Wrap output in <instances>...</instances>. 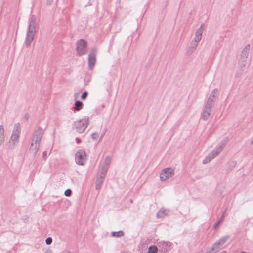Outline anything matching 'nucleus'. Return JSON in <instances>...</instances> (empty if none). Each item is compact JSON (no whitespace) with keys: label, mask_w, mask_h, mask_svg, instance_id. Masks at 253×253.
I'll list each match as a JSON object with an SVG mask.
<instances>
[{"label":"nucleus","mask_w":253,"mask_h":253,"mask_svg":"<svg viewBox=\"0 0 253 253\" xmlns=\"http://www.w3.org/2000/svg\"><path fill=\"white\" fill-rule=\"evenodd\" d=\"M203 31L204 24H202L200 26V28L196 31L195 38L191 42L187 50V52L189 53H192L196 50L198 44L202 39Z\"/></svg>","instance_id":"f257e3e1"},{"label":"nucleus","mask_w":253,"mask_h":253,"mask_svg":"<svg viewBox=\"0 0 253 253\" xmlns=\"http://www.w3.org/2000/svg\"><path fill=\"white\" fill-rule=\"evenodd\" d=\"M43 134V130L41 128H38L35 131L30 149L36 153L39 149V145Z\"/></svg>","instance_id":"f03ea898"},{"label":"nucleus","mask_w":253,"mask_h":253,"mask_svg":"<svg viewBox=\"0 0 253 253\" xmlns=\"http://www.w3.org/2000/svg\"><path fill=\"white\" fill-rule=\"evenodd\" d=\"M21 133V126L19 123L14 125L9 144L10 147H14L19 142L20 134Z\"/></svg>","instance_id":"7ed1b4c3"},{"label":"nucleus","mask_w":253,"mask_h":253,"mask_svg":"<svg viewBox=\"0 0 253 253\" xmlns=\"http://www.w3.org/2000/svg\"><path fill=\"white\" fill-rule=\"evenodd\" d=\"M226 144L225 143H221L219 145L217 146L213 150L206 156L203 160L204 164L209 163L215 157L218 155L224 148Z\"/></svg>","instance_id":"20e7f679"},{"label":"nucleus","mask_w":253,"mask_h":253,"mask_svg":"<svg viewBox=\"0 0 253 253\" xmlns=\"http://www.w3.org/2000/svg\"><path fill=\"white\" fill-rule=\"evenodd\" d=\"M89 122L88 117L85 116L82 119L76 121L74 123V126L77 131L80 133H83L87 128Z\"/></svg>","instance_id":"39448f33"},{"label":"nucleus","mask_w":253,"mask_h":253,"mask_svg":"<svg viewBox=\"0 0 253 253\" xmlns=\"http://www.w3.org/2000/svg\"><path fill=\"white\" fill-rule=\"evenodd\" d=\"M87 42L84 39L79 40L76 42V50L77 54L79 56H82L86 54L87 48Z\"/></svg>","instance_id":"423d86ee"},{"label":"nucleus","mask_w":253,"mask_h":253,"mask_svg":"<svg viewBox=\"0 0 253 253\" xmlns=\"http://www.w3.org/2000/svg\"><path fill=\"white\" fill-rule=\"evenodd\" d=\"M175 173L174 168L169 167L164 169L160 174V180L165 181L172 178Z\"/></svg>","instance_id":"0eeeda50"},{"label":"nucleus","mask_w":253,"mask_h":253,"mask_svg":"<svg viewBox=\"0 0 253 253\" xmlns=\"http://www.w3.org/2000/svg\"><path fill=\"white\" fill-rule=\"evenodd\" d=\"M87 159L86 152L83 150H79L75 154L76 163L81 166H84Z\"/></svg>","instance_id":"6e6552de"},{"label":"nucleus","mask_w":253,"mask_h":253,"mask_svg":"<svg viewBox=\"0 0 253 253\" xmlns=\"http://www.w3.org/2000/svg\"><path fill=\"white\" fill-rule=\"evenodd\" d=\"M110 162V158L109 157H106L102 164L101 169L98 172V176L100 177V178L104 179L105 178Z\"/></svg>","instance_id":"1a4fd4ad"},{"label":"nucleus","mask_w":253,"mask_h":253,"mask_svg":"<svg viewBox=\"0 0 253 253\" xmlns=\"http://www.w3.org/2000/svg\"><path fill=\"white\" fill-rule=\"evenodd\" d=\"M218 94V90L217 89H214L208 97L205 106L207 108H212L215 103V101L216 96Z\"/></svg>","instance_id":"9d476101"},{"label":"nucleus","mask_w":253,"mask_h":253,"mask_svg":"<svg viewBox=\"0 0 253 253\" xmlns=\"http://www.w3.org/2000/svg\"><path fill=\"white\" fill-rule=\"evenodd\" d=\"M97 50L96 49H92L90 51L88 57V67L89 69L92 70L96 64V56Z\"/></svg>","instance_id":"9b49d317"},{"label":"nucleus","mask_w":253,"mask_h":253,"mask_svg":"<svg viewBox=\"0 0 253 253\" xmlns=\"http://www.w3.org/2000/svg\"><path fill=\"white\" fill-rule=\"evenodd\" d=\"M36 30L28 29L27 33L25 44L27 47H30L35 35Z\"/></svg>","instance_id":"f8f14e48"},{"label":"nucleus","mask_w":253,"mask_h":253,"mask_svg":"<svg viewBox=\"0 0 253 253\" xmlns=\"http://www.w3.org/2000/svg\"><path fill=\"white\" fill-rule=\"evenodd\" d=\"M211 108H207L206 106L201 114V118L204 120H207L211 115Z\"/></svg>","instance_id":"ddd939ff"},{"label":"nucleus","mask_w":253,"mask_h":253,"mask_svg":"<svg viewBox=\"0 0 253 253\" xmlns=\"http://www.w3.org/2000/svg\"><path fill=\"white\" fill-rule=\"evenodd\" d=\"M36 17L34 15H32L30 19L28 29L32 30H36Z\"/></svg>","instance_id":"4468645a"},{"label":"nucleus","mask_w":253,"mask_h":253,"mask_svg":"<svg viewBox=\"0 0 253 253\" xmlns=\"http://www.w3.org/2000/svg\"><path fill=\"white\" fill-rule=\"evenodd\" d=\"M169 213V211L166 209H161L158 211L157 214V216L158 218H163L165 215H168Z\"/></svg>","instance_id":"2eb2a0df"},{"label":"nucleus","mask_w":253,"mask_h":253,"mask_svg":"<svg viewBox=\"0 0 253 253\" xmlns=\"http://www.w3.org/2000/svg\"><path fill=\"white\" fill-rule=\"evenodd\" d=\"M4 129L2 125L0 126V146H1L4 141Z\"/></svg>","instance_id":"dca6fc26"},{"label":"nucleus","mask_w":253,"mask_h":253,"mask_svg":"<svg viewBox=\"0 0 253 253\" xmlns=\"http://www.w3.org/2000/svg\"><path fill=\"white\" fill-rule=\"evenodd\" d=\"M160 246H161L162 248H164V251H167L170 249L171 244L170 243L163 242L160 243Z\"/></svg>","instance_id":"f3484780"},{"label":"nucleus","mask_w":253,"mask_h":253,"mask_svg":"<svg viewBox=\"0 0 253 253\" xmlns=\"http://www.w3.org/2000/svg\"><path fill=\"white\" fill-rule=\"evenodd\" d=\"M229 238V237L228 236L223 237L216 242L215 243L217 244V245H218L221 247L228 240Z\"/></svg>","instance_id":"a211bd4d"},{"label":"nucleus","mask_w":253,"mask_h":253,"mask_svg":"<svg viewBox=\"0 0 253 253\" xmlns=\"http://www.w3.org/2000/svg\"><path fill=\"white\" fill-rule=\"evenodd\" d=\"M111 235L113 237H121L123 236L124 234L122 231H119L117 232H111Z\"/></svg>","instance_id":"6ab92c4d"},{"label":"nucleus","mask_w":253,"mask_h":253,"mask_svg":"<svg viewBox=\"0 0 253 253\" xmlns=\"http://www.w3.org/2000/svg\"><path fill=\"white\" fill-rule=\"evenodd\" d=\"M82 105L83 103L82 102L80 101H77L75 102L74 110L76 111H79L81 109Z\"/></svg>","instance_id":"aec40b11"},{"label":"nucleus","mask_w":253,"mask_h":253,"mask_svg":"<svg viewBox=\"0 0 253 253\" xmlns=\"http://www.w3.org/2000/svg\"><path fill=\"white\" fill-rule=\"evenodd\" d=\"M103 179H104L100 178V177L99 176L97 177L96 183V189H99L100 188L102 183H103Z\"/></svg>","instance_id":"412c9836"},{"label":"nucleus","mask_w":253,"mask_h":253,"mask_svg":"<svg viewBox=\"0 0 253 253\" xmlns=\"http://www.w3.org/2000/svg\"><path fill=\"white\" fill-rule=\"evenodd\" d=\"M157 247L155 246H151L148 249L149 253H157Z\"/></svg>","instance_id":"4be33fe9"},{"label":"nucleus","mask_w":253,"mask_h":253,"mask_svg":"<svg viewBox=\"0 0 253 253\" xmlns=\"http://www.w3.org/2000/svg\"><path fill=\"white\" fill-rule=\"evenodd\" d=\"M220 247H221L219 245H217V244H216V243H214L211 248L213 249L214 252L216 253L220 250Z\"/></svg>","instance_id":"5701e85b"},{"label":"nucleus","mask_w":253,"mask_h":253,"mask_svg":"<svg viewBox=\"0 0 253 253\" xmlns=\"http://www.w3.org/2000/svg\"><path fill=\"white\" fill-rule=\"evenodd\" d=\"M249 50V47L246 46L243 50L242 55L245 58L247 57L248 53Z\"/></svg>","instance_id":"b1692460"},{"label":"nucleus","mask_w":253,"mask_h":253,"mask_svg":"<svg viewBox=\"0 0 253 253\" xmlns=\"http://www.w3.org/2000/svg\"><path fill=\"white\" fill-rule=\"evenodd\" d=\"M72 194V191L70 189H67L65 191V195L66 196H70Z\"/></svg>","instance_id":"393cba45"},{"label":"nucleus","mask_w":253,"mask_h":253,"mask_svg":"<svg viewBox=\"0 0 253 253\" xmlns=\"http://www.w3.org/2000/svg\"><path fill=\"white\" fill-rule=\"evenodd\" d=\"M98 136H99V134L98 133L95 132L92 134L91 137L93 139L95 140V139H97V138L98 137Z\"/></svg>","instance_id":"a878e982"},{"label":"nucleus","mask_w":253,"mask_h":253,"mask_svg":"<svg viewBox=\"0 0 253 253\" xmlns=\"http://www.w3.org/2000/svg\"><path fill=\"white\" fill-rule=\"evenodd\" d=\"M52 242V239L51 237L47 238L45 240V242L47 245H50V244H51Z\"/></svg>","instance_id":"bb28decb"},{"label":"nucleus","mask_w":253,"mask_h":253,"mask_svg":"<svg viewBox=\"0 0 253 253\" xmlns=\"http://www.w3.org/2000/svg\"><path fill=\"white\" fill-rule=\"evenodd\" d=\"M87 95L88 93L87 92H84L81 96V99L83 100L85 99L87 97Z\"/></svg>","instance_id":"cd10ccee"},{"label":"nucleus","mask_w":253,"mask_h":253,"mask_svg":"<svg viewBox=\"0 0 253 253\" xmlns=\"http://www.w3.org/2000/svg\"><path fill=\"white\" fill-rule=\"evenodd\" d=\"M42 156H43V158L44 160H45L46 159H47V151H45L43 152L42 153Z\"/></svg>","instance_id":"c85d7f7f"},{"label":"nucleus","mask_w":253,"mask_h":253,"mask_svg":"<svg viewBox=\"0 0 253 253\" xmlns=\"http://www.w3.org/2000/svg\"><path fill=\"white\" fill-rule=\"evenodd\" d=\"M205 253H215L214 251L213 250V249L211 248L209 249H208L206 252H205Z\"/></svg>","instance_id":"c756f323"},{"label":"nucleus","mask_w":253,"mask_h":253,"mask_svg":"<svg viewBox=\"0 0 253 253\" xmlns=\"http://www.w3.org/2000/svg\"><path fill=\"white\" fill-rule=\"evenodd\" d=\"M224 218H223V217H221V218L219 220V222L221 223L222 222H223L224 221Z\"/></svg>","instance_id":"7c9ffc66"},{"label":"nucleus","mask_w":253,"mask_h":253,"mask_svg":"<svg viewBox=\"0 0 253 253\" xmlns=\"http://www.w3.org/2000/svg\"><path fill=\"white\" fill-rule=\"evenodd\" d=\"M220 224V223L218 221L217 223H216L214 225V228L217 227Z\"/></svg>","instance_id":"2f4dec72"},{"label":"nucleus","mask_w":253,"mask_h":253,"mask_svg":"<svg viewBox=\"0 0 253 253\" xmlns=\"http://www.w3.org/2000/svg\"><path fill=\"white\" fill-rule=\"evenodd\" d=\"M76 141L78 144L80 143L81 142V140L79 138H76Z\"/></svg>","instance_id":"473e14b6"},{"label":"nucleus","mask_w":253,"mask_h":253,"mask_svg":"<svg viewBox=\"0 0 253 253\" xmlns=\"http://www.w3.org/2000/svg\"><path fill=\"white\" fill-rule=\"evenodd\" d=\"M226 215V213L225 212H224L222 214V217H223V218H224L225 216Z\"/></svg>","instance_id":"72a5a7b5"},{"label":"nucleus","mask_w":253,"mask_h":253,"mask_svg":"<svg viewBox=\"0 0 253 253\" xmlns=\"http://www.w3.org/2000/svg\"><path fill=\"white\" fill-rule=\"evenodd\" d=\"M52 0H47V1L50 3H51L52 1Z\"/></svg>","instance_id":"f704fd0d"}]
</instances>
